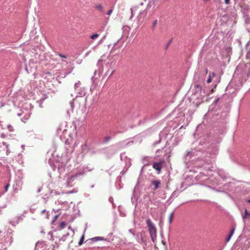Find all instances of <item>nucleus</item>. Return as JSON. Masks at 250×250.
<instances>
[{
	"instance_id": "f257e3e1",
	"label": "nucleus",
	"mask_w": 250,
	"mask_h": 250,
	"mask_svg": "<svg viewBox=\"0 0 250 250\" xmlns=\"http://www.w3.org/2000/svg\"><path fill=\"white\" fill-rule=\"evenodd\" d=\"M218 152V147L216 144L211 143L209 144L206 149V154L201 158L204 162L202 167H205V168L210 170L213 168L212 164L215 161Z\"/></svg>"
},
{
	"instance_id": "f03ea898",
	"label": "nucleus",
	"mask_w": 250,
	"mask_h": 250,
	"mask_svg": "<svg viewBox=\"0 0 250 250\" xmlns=\"http://www.w3.org/2000/svg\"><path fill=\"white\" fill-rule=\"evenodd\" d=\"M146 224L148 229V231L152 241L154 242L157 237V230L151 220L147 218L146 220Z\"/></svg>"
},
{
	"instance_id": "7ed1b4c3",
	"label": "nucleus",
	"mask_w": 250,
	"mask_h": 250,
	"mask_svg": "<svg viewBox=\"0 0 250 250\" xmlns=\"http://www.w3.org/2000/svg\"><path fill=\"white\" fill-rule=\"evenodd\" d=\"M198 151L195 150L191 151H187L183 156L184 163L187 165L189 161L193 158L194 156H197Z\"/></svg>"
},
{
	"instance_id": "20e7f679",
	"label": "nucleus",
	"mask_w": 250,
	"mask_h": 250,
	"mask_svg": "<svg viewBox=\"0 0 250 250\" xmlns=\"http://www.w3.org/2000/svg\"><path fill=\"white\" fill-rule=\"evenodd\" d=\"M118 150L117 145H115L105 149L104 153L107 155V157L109 158L116 154Z\"/></svg>"
},
{
	"instance_id": "39448f33",
	"label": "nucleus",
	"mask_w": 250,
	"mask_h": 250,
	"mask_svg": "<svg viewBox=\"0 0 250 250\" xmlns=\"http://www.w3.org/2000/svg\"><path fill=\"white\" fill-rule=\"evenodd\" d=\"M85 172H78L73 175L68 176L66 179V181L65 183V185L67 187H71L72 186V183L74 180L80 175H83Z\"/></svg>"
},
{
	"instance_id": "423d86ee",
	"label": "nucleus",
	"mask_w": 250,
	"mask_h": 250,
	"mask_svg": "<svg viewBox=\"0 0 250 250\" xmlns=\"http://www.w3.org/2000/svg\"><path fill=\"white\" fill-rule=\"evenodd\" d=\"M152 161L153 158L150 156L144 157L142 159L144 167L149 166Z\"/></svg>"
},
{
	"instance_id": "0eeeda50",
	"label": "nucleus",
	"mask_w": 250,
	"mask_h": 250,
	"mask_svg": "<svg viewBox=\"0 0 250 250\" xmlns=\"http://www.w3.org/2000/svg\"><path fill=\"white\" fill-rule=\"evenodd\" d=\"M97 65L98 66V69L97 70H95L94 71V74L95 75L97 72H98L99 73H102L103 71V60L101 59H100L97 63Z\"/></svg>"
},
{
	"instance_id": "6e6552de",
	"label": "nucleus",
	"mask_w": 250,
	"mask_h": 250,
	"mask_svg": "<svg viewBox=\"0 0 250 250\" xmlns=\"http://www.w3.org/2000/svg\"><path fill=\"white\" fill-rule=\"evenodd\" d=\"M77 91V95L76 97H83L85 95V89L83 87L80 88Z\"/></svg>"
},
{
	"instance_id": "1a4fd4ad",
	"label": "nucleus",
	"mask_w": 250,
	"mask_h": 250,
	"mask_svg": "<svg viewBox=\"0 0 250 250\" xmlns=\"http://www.w3.org/2000/svg\"><path fill=\"white\" fill-rule=\"evenodd\" d=\"M178 195V192L176 191L173 192L168 199L167 200V203L168 205H170L172 202V198L177 197Z\"/></svg>"
},
{
	"instance_id": "9d476101",
	"label": "nucleus",
	"mask_w": 250,
	"mask_h": 250,
	"mask_svg": "<svg viewBox=\"0 0 250 250\" xmlns=\"http://www.w3.org/2000/svg\"><path fill=\"white\" fill-rule=\"evenodd\" d=\"M153 167L158 171H160L162 169V165L161 162H154L153 164Z\"/></svg>"
},
{
	"instance_id": "9b49d317",
	"label": "nucleus",
	"mask_w": 250,
	"mask_h": 250,
	"mask_svg": "<svg viewBox=\"0 0 250 250\" xmlns=\"http://www.w3.org/2000/svg\"><path fill=\"white\" fill-rule=\"evenodd\" d=\"M60 174L63 173L65 170L64 166L62 164H59L57 166V168Z\"/></svg>"
},
{
	"instance_id": "f8f14e48",
	"label": "nucleus",
	"mask_w": 250,
	"mask_h": 250,
	"mask_svg": "<svg viewBox=\"0 0 250 250\" xmlns=\"http://www.w3.org/2000/svg\"><path fill=\"white\" fill-rule=\"evenodd\" d=\"M210 134H208L207 136H205L204 139L200 140L199 144L201 146L204 145L207 142H208V138L209 137Z\"/></svg>"
},
{
	"instance_id": "ddd939ff",
	"label": "nucleus",
	"mask_w": 250,
	"mask_h": 250,
	"mask_svg": "<svg viewBox=\"0 0 250 250\" xmlns=\"http://www.w3.org/2000/svg\"><path fill=\"white\" fill-rule=\"evenodd\" d=\"M151 184L153 186H154V189H157L160 187L161 183L159 180L153 181Z\"/></svg>"
},
{
	"instance_id": "4468645a",
	"label": "nucleus",
	"mask_w": 250,
	"mask_h": 250,
	"mask_svg": "<svg viewBox=\"0 0 250 250\" xmlns=\"http://www.w3.org/2000/svg\"><path fill=\"white\" fill-rule=\"evenodd\" d=\"M48 163L49 164L53 170L55 171L56 170L57 165L53 163V161L51 159H49L48 160Z\"/></svg>"
},
{
	"instance_id": "2eb2a0df",
	"label": "nucleus",
	"mask_w": 250,
	"mask_h": 250,
	"mask_svg": "<svg viewBox=\"0 0 250 250\" xmlns=\"http://www.w3.org/2000/svg\"><path fill=\"white\" fill-rule=\"evenodd\" d=\"M250 217V212L248 211L247 209H245L244 214L242 215L243 220L245 221V219L246 218H248Z\"/></svg>"
},
{
	"instance_id": "dca6fc26",
	"label": "nucleus",
	"mask_w": 250,
	"mask_h": 250,
	"mask_svg": "<svg viewBox=\"0 0 250 250\" xmlns=\"http://www.w3.org/2000/svg\"><path fill=\"white\" fill-rule=\"evenodd\" d=\"M113 136H113H105L104 138V139H103V143L104 144L107 143L112 139Z\"/></svg>"
},
{
	"instance_id": "f3484780",
	"label": "nucleus",
	"mask_w": 250,
	"mask_h": 250,
	"mask_svg": "<svg viewBox=\"0 0 250 250\" xmlns=\"http://www.w3.org/2000/svg\"><path fill=\"white\" fill-rule=\"evenodd\" d=\"M235 230V228H232L231 230H230L229 233V234L227 238H226V242H228L229 241L230 238L231 237L232 235H233L234 231Z\"/></svg>"
},
{
	"instance_id": "a211bd4d",
	"label": "nucleus",
	"mask_w": 250,
	"mask_h": 250,
	"mask_svg": "<svg viewBox=\"0 0 250 250\" xmlns=\"http://www.w3.org/2000/svg\"><path fill=\"white\" fill-rule=\"evenodd\" d=\"M158 24V20H154L153 22H152V26L151 27V29L152 30V31H154L155 30L156 27V26Z\"/></svg>"
},
{
	"instance_id": "6ab92c4d",
	"label": "nucleus",
	"mask_w": 250,
	"mask_h": 250,
	"mask_svg": "<svg viewBox=\"0 0 250 250\" xmlns=\"http://www.w3.org/2000/svg\"><path fill=\"white\" fill-rule=\"evenodd\" d=\"M104 239L103 237L98 236V237H93V238L90 239V240L93 242H96V241H98L103 240Z\"/></svg>"
},
{
	"instance_id": "aec40b11",
	"label": "nucleus",
	"mask_w": 250,
	"mask_h": 250,
	"mask_svg": "<svg viewBox=\"0 0 250 250\" xmlns=\"http://www.w3.org/2000/svg\"><path fill=\"white\" fill-rule=\"evenodd\" d=\"M174 211H172L170 213V214L169 215L168 222H169V225H170L172 223V219L174 216Z\"/></svg>"
},
{
	"instance_id": "412c9836",
	"label": "nucleus",
	"mask_w": 250,
	"mask_h": 250,
	"mask_svg": "<svg viewBox=\"0 0 250 250\" xmlns=\"http://www.w3.org/2000/svg\"><path fill=\"white\" fill-rule=\"evenodd\" d=\"M195 92H199L201 91V86L199 84H195L194 85Z\"/></svg>"
},
{
	"instance_id": "4be33fe9",
	"label": "nucleus",
	"mask_w": 250,
	"mask_h": 250,
	"mask_svg": "<svg viewBox=\"0 0 250 250\" xmlns=\"http://www.w3.org/2000/svg\"><path fill=\"white\" fill-rule=\"evenodd\" d=\"M216 74L214 72H212L211 75H209L208 78L207 80V83H210L212 81V78L214 77Z\"/></svg>"
},
{
	"instance_id": "5701e85b",
	"label": "nucleus",
	"mask_w": 250,
	"mask_h": 250,
	"mask_svg": "<svg viewBox=\"0 0 250 250\" xmlns=\"http://www.w3.org/2000/svg\"><path fill=\"white\" fill-rule=\"evenodd\" d=\"M94 7L96 9L98 10L100 12H103V6L101 4L96 5Z\"/></svg>"
},
{
	"instance_id": "b1692460",
	"label": "nucleus",
	"mask_w": 250,
	"mask_h": 250,
	"mask_svg": "<svg viewBox=\"0 0 250 250\" xmlns=\"http://www.w3.org/2000/svg\"><path fill=\"white\" fill-rule=\"evenodd\" d=\"M2 145L4 146H5L6 148V154L7 155H8L9 154V153H10V150H9V145L7 144L6 142H3L2 143Z\"/></svg>"
},
{
	"instance_id": "393cba45",
	"label": "nucleus",
	"mask_w": 250,
	"mask_h": 250,
	"mask_svg": "<svg viewBox=\"0 0 250 250\" xmlns=\"http://www.w3.org/2000/svg\"><path fill=\"white\" fill-rule=\"evenodd\" d=\"M206 175L202 172H200L196 177V178L198 180H201V179Z\"/></svg>"
},
{
	"instance_id": "a878e982",
	"label": "nucleus",
	"mask_w": 250,
	"mask_h": 250,
	"mask_svg": "<svg viewBox=\"0 0 250 250\" xmlns=\"http://www.w3.org/2000/svg\"><path fill=\"white\" fill-rule=\"evenodd\" d=\"M67 76V74L65 73V72L64 71H62L59 76H58V78H64Z\"/></svg>"
},
{
	"instance_id": "bb28decb",
	"label": "nucleus",
	"mask_w": 250,
	"mask_h": 250,
	"mask_svg": "<svg viewBox=\"0 0 250 250\" xmlns=\"http://www.w3.org/2000/svg\"><path fill=\"white\" fill-rule=\"evenodd\" d=\"M67 76V74L65 73V72L64 71H62L59 76H58V78H64Z\"/></svg>"
},
{
	"instance_id": "cd10ccee",
	"label": "nucleus",
	"mask_w": 250,
	"mask_h": 250,
	"mask_svg": "<svg viewBox=\"0 0 250 250\" xmlns=\"http://www.w3.org/2000/svg\"><path fill=\"white\" fill-rule=\"evenodd\" d=\"M114 70L111 69V70H109H109H108L106 71V73H105V75H107L109 74V77H110V76H111L113 74V73H114Z\"/></svg>"
},
{
	"instance_id": "c85d7f7f",
	"label": "nucleus",
	"mask_w": 250,
	"mask_h": 250,
	"mask_svg": "<svg viewBox=\"0 0 250 250\" xmlns=\"http://www.w3.org/2000/svg\"><path fill=\"white\" fill-rule=\"evenodd\" d=\"M83 241H84V234H83L82 235V236L81 237L79 242V246H81L83 243Z\"/></svg>"
},
{
	"instance_id": "c756f323",
	"label": "nucleus",
	"mask_w": 250,
	"mask_h": 250,
	"mask_svg": "<svg viewBox=\"0 0 250 250\" xmlns=\"http://www.w3.org/2000/svg\"><path fill=\"white\" fill-rule=\"evenodd\" d=\"M0 250H7V247L3 244L0 243Z\"/></svg>"
},
{
	"instance_id": "7c9ffc66",
	"label": "nucleus",
	"mask_w": 250,
	"mask_h": 250,
	"mask_svg": "<svg viewBox=\"0 0 250 250\" xmlns=\"http://www.w3.org/2000/svg\"><path fill=\"white\" fill-rule=\"evenodd\" d=\"M7 128L10 132H13L14 130V127L10 125H8Z\"/></svg>"
},
{
	"instance_id": "2f4dec72",
	"label": "nucleus",
	"mask_w": 250,
	"mask_h": 250,
	"mask_svg": "<svg viewBox=\"0 0 250 250\" xmlns=\"http://www.w3.org/2000/svg\"><path fill=\"white\" fill-rule=\"evenodd\" d=\"M99 36V35L98 34H93L92 35L90 38V39H91L92 40H95L96 39V38H97Z\"/></svg>"
},
{
	"instance_id": "473e14b6",
	"label": "nucleus",
	"mask_w": 250,
	"mask_h": 250,
	"mask_svg": "<svg viewBox=\"0 0 250 250\" xmlns=\"http://www.w3.org/2000/svg\"><path fill=\"white\" fill-rule=\"evenodd\" d=\"M81 83L79 81L78 83H76L75 85H74V88H75V91H77L78 89H79V87Z\"/></svg>"
},
{
	"instance_id": "72a5a7b5",
	"label": "nucleus",
	"mask_w": 250,
	"mask_h": 250,
	"mask_svg": "<svg viewBox=\"0 0 250 250\" xmlns=\"http://www.w3.org/2000/svg\"><path fill=\"white\" fill-rule=\"evenodd\" d=\"M65 226H66V223L64 221H62L60 224V227L61 229H63V228H64Z\"/></svg>"
},
{
	"instance_id": "f704fd0d",
	"label": "nucleus",
	"mask_w": 250,
	"mask_h": 250,
	"mask_svg": "<svg viewBox=\"0 0 250 250\" xmlns=\"http://www.w3.org/2000/svg\"><path fill=\"white\" fill-rule=\"evenodd\" d=\"M69 105L71 107V108L72 110L73 109V108L74 107V99H73L72 100H71V101H70L69 102Z\"/></svg>"
},
{
	"instance_id": "c9c22d12",
	"label": "nucleus",
	"mask_w": 250,
	"mask_h": 250,
	"mask_svg": "<svg viewBox=\"0 0 250 250\" xmlns=\"http://www.w3.org/2000/svg\"><path fill=\"white\" fill-rule=\"evenodd\" d=\"M88 148V146L86 144H84L82 146V149L83 151H85Z\"/></svg>"
},
{
	"instance_id": "e433bc0d",
	"label": "nucleus",
	"mask_w": 250,
	"mask_h": 250,
	"mask_svg": "<svg viewBox=\"0 0 250 250\" xmlns=\"http://www.w3.org/2000/svg\"><path fill=\"white\" fill-rule=\"evenodd\" d=\"M172 42V39L170 40L167 43V44L165 46V49L166 50H167L169 45L170 44V43H171Z\"/></svg>"
},
{
	"instance_id": "4c0bfd02",
	"label": "nucleus",
	"mask_w": 250,
	"mask_h": 250,
	"mask_svg": "<svg viewBox=\"0 0 250 250\" xmlns=\"http://www.w3.org/2000/svg\"><path fill=\"white\" fill-rule=\"evenodd\" d=\"M66 239V237L63 235L61 238H60V241L64 242Z\"/></svg>"
},
{
	"instance_id": "58836bf2",
	"label": "nucleus",
	"mask_w": 250,
	"mask_h": 250,
	"mask_svg": "<svg viewBox=\"0 0 250 250\" xmlns=\"http://www.w3.org/2000/svg\"><path fill=\"white\" fill-rule=\"evenodd\" d=\"M10 185L9 184H7L4 187V191H3L4 193L5 192H7V190H8V189Z\"/></svg>"
},
{
	"instance_id": "ea45409f",
	"label": "nucleus",
	"mask_w": 250,
	"mask_h": 250,
	"mask_svg": "<svg viewBox=\"0 0 250 250\" xmlns=\"http://www.w3.org/2000/svg\"><path fill=\"white\" fill-rule=\"evenodd\" d=\"M7 238L10 239V242H9V246L11 245V244L12 243L13 241V238H12V236H10V237H9V236H7Z\"/></svg>"
},
{
	"instance_id": "a19ab883",
	"label": "nucleus",
	"mask_w": 250,
	"mask_h": 250,
	"mask_svg": "<svg viewBox=\"0 0 250 250\" xmlns=\"http://www.w3.org/2000/svg\"><path fill=\"white\" fill-rule=\"evenodd\" d=\"M58 55L59 56L61 57V58H66L67 57L65 56V55H64L61 53H58Z\"/></svg>"
},
{
	"instance_id": "79ce46f5",
	"label": "nucleus",
	"mask_w": 250,
	"mask_h": 250,
	"mask_svg": "<svg viewBox=\"0 0 250 250\" xmlns=\"http://www.w3.org/2000/svg\"><path fill=\"white\" fill-rule=\"evenodd\" d=\"M112 12H113V9H110L109 10H108V11H107V12L106 14H107V15H108V16H110V15L111 14V13H112Z\"/></svg>"
},
{
	"instance_id": "37998d69",
	"label": "nucleus",
	"mask_w": 250,
	"mask_h": 250,
	"mask_svg": "<svg viewBox=\"0 0 250 250\" xmlns=\"http://www.w3.org/2000/svg\"><path fill=\"white\" fill-rule=\"evenodd\" d=\"M130 11H131V15H130V17L129 18V20H132V18L133 17V10H132V8H130Z\"/></svg>"
},
{
	"instance_id": "c03bdc74",
	"label": "nucleus",
	"mask_w": 250,
	"mask_h": 250,
	"mask_svg": "<svg viewBox=\"0 0 250 250\" xmlns=\"http://www.w3.org/2000/svg\"><path fill=\"white\" fill-rule=\"evenodd\" d=\"M58 215H55V216H54V218H53V220L52 221V223H53V222H55V221L57 220V219L58 218Z\"/></svg>"
},
{
	"instance_id": "a18cd8bd",
	"label": "nucleus",
	"mask_w": 250,
	"mask_h": 250,
	"mask_svg": "<svg viewBox=\"0 0 250 250\" xmlns=\"http://www.w3.org/2000/svg\"><path fill=\"white\" fill-rule=\"evenodd\" d=\"M216 86H217V84H215L214 85V86L213 88L211 89V90H210V92L211 93H212L214 92V89L216 88Z\"/></svg>"
},
{
	"instance_id": "49530a36",
	"label": "nucleus",
	"mask_w": 250,
	"mask_h": 250,
	"mask_svg": "<svg viewBox=\"0 0 250 250\" xmlns=\"http://www.w3.org/2000/svg\"><path fill=\"white\" fill-rule=\"evenodd\" d=\"M6 137V135L5 134H4V133H2L0 135V137L2 138H5Z\"/></svg>"
},
{
	"instance_id": "de8ad7c7",
	"label": "nucleus",
	"mask_w": 250,
	"mask_h": 250,
	"mask_svg": "<svg viewBox=\"0 0 250 250\" xmlns=\"http://www.w3.org/2000/svg\"><path fill=\"white\" fill-rule=\"evenodd\" d=\"M161 139L160 138L158 141H156L154 143V145H157V144H159L161 142Z\"/></svg>"
},
{
	"instance_id": "09e8293b",
	"label": "nucleus",
	"mask_w": 250,
	"mask_h": 250,
	"mask_svg": "<svg viewBox=\"0 0 250 250\" xmlns=\"http://www.w3.org/2000/svg\"><path fill=\"white\" fill-rule=\"evenodd\" d=\"M44 100V98H42V99H41L40 101V102H41V103L40 104V107H42V103L43 102V101Z\"/></svg>"
},
{
	"instance_id": "8fccbe9b",
	"label": "nucleus",
	"mask_w": 250,
	"mask_h": 250,
	"mask_svg": "<svg viewBox=\"0 0 250 250\" xmlns=\"http://www.w3.org/2000/svg\"><path fill=\"white\" fill-rule=\"evenodd\" d=\"M188 180V179H185V182L183 183V184H186V186H187V185H188V186H190V185H191L190 184H187V182Z\"/></svg>"
},
{
	"instance_id": "3c124183",
	"label": "nucleus",
	"mask_w": 250,
	"mask_h": 250,
	"mask_svg": "<svg viewBox=\"0 0 250 250\" xmlns=\"http://www.w3.org/2000/svg\"><path fill=\"white\" fill-rule=\"evenodd\" d=\"M128 231H129L130 233H131L133 236H134V235H135V234L133 233V230H132V229H129V230H128Z\"/></svg>"
},
{
	"instance_id": "603ef678",
	"label": "nucleus",
	"mask_w": 250,
	"mask_h": 250,
	"mask_svg": "<svg viewBox=\"0 0 250 250\" xmlns=\"http://www.w3.org/2000/svg\"><path fill=\"white\" fill-rule=\"evenodd\" d=\"M219 100H220V98H217V99H216L214 101V103H214V104H216L218 102V101H219Z\"/></svg>"
},
{
	"instance_id": "864d4df0",
	"label": "nucleus",
	"mask_w": 250,
	"mask_h": 250,
	"mask_svg": "<svg viewBox=\"0 0 250 250\" xmlns=\"http://www.w3.org/2000/svg\"><path fill=\"white\" fill-rule=\"evenodd\" d=\"M225 3L226 4H229L230 3V0H225Z\"/></svg>"
},
{
	"instance_id": "5fc2aeb1",
	"label": "nucleus",
	"mask_w": 250,
	"mask_h": 250,
	"mask_svg": "<svg viewBox=\"0 0 250 250\" xmlns=\"http://www.w3.org/2000/svg\"><path fill=\"white\" fill-rule=\"evenodd\" d=\"M65 73L67 74V75L70 74L71 72V70L68 71H65Z\"/></svg>"
},
{
	"instance_id": "6e6d98bb",
	"label": "nucleus",
	"mask_w": 250,
	"mask_h": 250,
	"mask_svg": "<svg viewBox=\"0 0 250 250\" xmlns=\"http://www.w3.org/2000/svg\"><path fill=\"white\" fill-rule=\"evenodd\" d=\"M22 112H20V113H18L17 114V115H18V116L20 117V116H21L22 115Z\"/></svg>"
},
{
	"instance_id": "4d7b16f0",
	"label": "nucleus",
	"mask_w": 250,
	"mask_h": 250,
	"mask_svg": "<svg viewBox=\"0 0 250 250\" xmlns=\"http://www.w3.org/2000/svg\"><path fill=\"white\" fill-rule=\"evenodd\" d=\"M66 238L69 235V233L67 232L64 235Z\"/></svg>"
},
{
	"instance_id": "13d9d810",
	"label": "nucleus",
	"mask_w": 250,
	"mask_h": 250,
	"mask_svg": "<svg viewBox=\"0 0 250 250\" xmlns=\"http://www.w3.org/2000/svg\"><path fill=\"white\" fill-rule=\"evenodd\" d=\"M123 28H127V29H130L129 27L128 26H124L123 27Z\"/></svg>"
},
{
	"instance_id": "bf43d9fd",
	"label": "nucleus",
	"mask_w": 250,
	"mask_h": 250,
	"mask_svg": "<svg viewBox=\"0 0 250 250\" xmlns=\"http://www.w3.org/2000/svg\"><path fill=\"white\" fill-rule=\"evenodd\" d=\"M250 21V19L248 18V19H246V22L248 23V22H249Z\"/></svg>"
},
{
	"instance_id": "052dcab7",
	"label": "nucleus",
	"mask_w": 250,
	"mask_h": 250,
	"mask_svg": "<svg viewBox=\"0 0 250 250\" xmlns=\"http://www.w3.org/2000/svg\"><path fill=\"white\" fill-rule=\"evenodd\" d=\"M3 106H4V104H2V103H1L0 104V108H1V107H2Z\"/></svg>"
},
{
	"instance_id": "680f3d73",
	"label": "nucleus",
	"mask_w": 250,
	"mask_h": 250,
	"mask_svg": "<svg viewBox=\"0 0 250 250\" xmlns=\"http://www.w3.org/2000/svg\"><path fill=\"white\" fill-rule=\"evenodd\" d=\"M41 233H45V232L43 230H41Z\"/></svg>"
},
{
	"instance_id": "e2e57ef3",
	"label": "nucleus",
	"mask_w": 250,
	"mask_h": 250,
	"mask_svg": "<svg viewBox=\"0 0 250 250\" xmlns=\"http://www.w3.org/2000/svg\"><path fill=\"white\" fill-rule=\"evenodd\" d=\"M4 194V192H1L0 193V197L2 194Z\"/></svg>"
},
{
	"instance_id": "0e129e2a",
	"label": "nucleus",
	"mask_w": 250,
	"mask_h": 250,
	"mask_svg": "<svg viewBox=\"0 0 250 250\" xmlns=\"http://www.w3.org/2000/svg\"><path fill=\"white\" fill-rule=\"evenodd\" d=\"M247 202L249 203H250V199L247 200Z\"/></svg>"
},
{
	"instance_id": "69168bd1",
	"label": "nucleus",
	"mask_w": 250,
	"mask_h": 250,
	"mask_svg": "<svg viewBox=\"0 0 250 250\" xmlns=\"http://www.w3.org/2000/svg\"><path fill=\"white\" fill-rule=\"evenodd\" d=\"M94 187V185H91V187H91V188H93Z\"/></svg>"
},
{
	"instance_id": "338daca9",
	"label": "nucleus",
	"mask_w": 250,
	"mask_h": 250,
	"mask_svg": "<svg viewBox=\"0 0 250 250\" xmlns=\"http://www.w3.org/2000/svg\"><path fill=\"white\" fill-rule=\"evenodd\" d=\"M209 0H203L204 1H205V2H207Z\"/></svg>"
},
{
	"instance_id": "774afa93",
	"label": "nucleus",
	"mask_w": 250,
	"mask_h": 250,
	"mask_svg": "<svg viewBox=\"0 0 250 250\" xmlns=\"http://www.w3.org/2000/svg\"><path fill=\"white\" fill-rule=\"evenodd\" d=\"M55 194H59V193L58 192L55 191Z\"/></svg>"
}]
</instances>
